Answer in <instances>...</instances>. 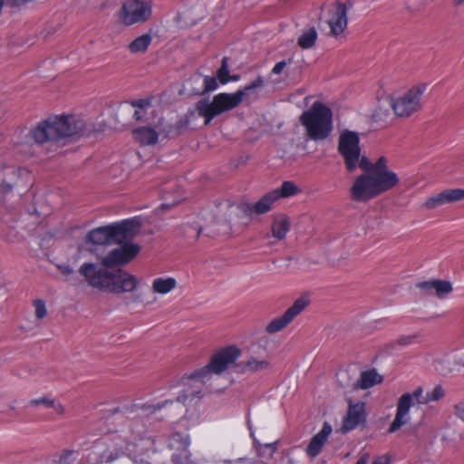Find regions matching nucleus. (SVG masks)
<instances>
[{"instance_id":"nucleus-1","label":"nucleus","mask_w":464,"mask_h":464,"mask_svg":"<svg viewBox=\"0 0 464 464\" xmlns=\"http://www.w3.org/2000/svg\"><path fill=\"white\" fill-rule=\"evenodd\" d=\"M91 126L77 115H53L40 121L29 132V137L37 144H48L49 150L64 146L69 138L87 136Z\"/></svg>"},{"instance_id":"nucleus-2","label":"nucleus","mask_w":464,"mask_h":464,"mask_svg":"<svg viewBox=\"0 0 464 464\" xmlns=\"http://www.w3.org/2000/svg\"><path fill=\"white\" fill-rule=\"evenodd\" d=\"M79 273L90 286L112 294L130 293L139 285V279L128 271L110 270L95 263H83Z\"/></svg>"},{"instance_id":"nucleus-3","label":"nucleus","mask_w":464,"mask_h":464,"mask_svg":"<svg viewBox=\"0 0 464 464\" xmlns=\"http://www.w3.org/2000/svg\"><path fill=\"white\" fill-rule=\"evenodd\" d=\"M240 354L241 351L236 346H227L218 351L213 354L207 366L184 379L186 389L184 393L177 398V401L185 403L188 399L198 396L211 373L220 374L227 371L235 363Z\"/></svg>"},{"instance_id":"nucleus-4","label":"nucleus","mask_w":464,"mask_h":464,"mask_svg":"<svg viewBox=\"0 0 464 464\" xmlns=\"http://www.w3.org/2000/svg\"><path fill=\"white\" fill-rule=\"evenodd\" d=\"M263 85L264 80L261 76H258L251 83L245 86L243 90H238L233 93H218L211 101L208 99L198 101L196 106L197 111L200 116L204 117L205 125H208L215 117L237 108L248 92Z\"/></svg>"},{"instance_id":"nucleus-5","label":"nucleus","mask_w":464,"mask_h":464,"mask_svg":"<svg viewBox=\"0 0 464 464\" xmlns=\"http://www.w3.org/2000/svg\"><path fill=\"white\" fill-rule=\"evenodd\" d=\"M141 225L140 218L134 217L93 228L86 235L85 244L106 246L130 241L140 233Z\"/></svg>"},{"instance_id":"nucleus-6","label":"nucleus","mask_w":464,"mask_h":464,"mask_svg":"<svg viewBox=\"0 0 464 464\" xmlns=\"http://www.w3.org/2000/svg\"><path fill=\"white\" fill-rule=\"evenodd\" d=\"M444 390L440 385L425 394H423L421 387L415 389L412 393H403L398 400L396 415L388 431L391 433L395 432L409 421V411L414 401L419 404H427L440 401L444 397Z\"/></svg>"},{"instance_id":"nucleus-7","label":"nucleus","mask_w":464,"mask_h":464,"mask_svg":"<svg viewBox=\"0 0 464 464\" xmlns=\"http://www.w3.org/2000/svg\"><path fill=\"white\" fill-rule=\"evenodd\" d=\"M309 139L322 140L326 139L333 130L332 111L321 102L313 106L301 116Z\"/></svg>"},{"instance_id":"nucleus-8","label":"nucleus","mask_w":464,"mask_h":464,"mask_svg":"<svg viewBox=\"0 0 464 464\" xmlns=\"http://www.w3.org/2000/svg\"><path fill=\"white\" fill-rule=\"evenodd\" d=\"M338 152L344 160L348 172L353 173L357 168H365L369 160L362 154L360 137L356 131L343 130L338 138Z\"/></svg>"},{"instance_id":"nucleus-9","label":"nucleus","mask_w":464,"mask_h":464,"mask_svg":"<svg viewBox=\"0 0 464 464\" xmlns=\"http://www.w3.org/2000/svg\"><path fill=\"white\" fill-rule=\"evenodd\" d=\"M392 188L384 180L365 171L353 180L350 188V196L354 201L366 202Z\"/></svg>"},{"instance_id":"nucleus-10","label":"nucleus","mask_w":464,"mask_h":464,"mask_svg":"<svg viewBox=\"0 0 464 464\" xmlns=\"http://www.w3.org/2000/svg\"><path fill=\"white\" fill-rule=\"evenodd\" d=\"M427 90L425 83H418L398 97L389 98V104L399 117H410L422 107V97Z\"/></svg>"},{"instance_id":"nucleus-11","label":"nucleus","mask_w":464,"mask_h":464,"mask_svg":"<svg viewBox=\"0 0 464 464\" xmlns=\"http://www.w3.org/2000/svg\"><path fill=\"white\" fill-rule=\"evenodd\" d=\"M237 211V207L227 201L219 203L213 211L210 219L198 229H195V237H198L201 233H206L209 237L227 233L229 230L228 222Z\"/></svg>"},{"instance_id":"nucleus-12","label":"nucleus","mask_w":464,"mask_h":464,"mask_svg":"<svg viewBox=\"0 0 464 464\" xmlns=\"http://www.w3.org/2000/svg\"><path fill=\"white\" fill-rule=\"evenodd\" d=\"M151 14V0H126L119 12V19L125 25H132L146 22Z\"/></svg>"},{"instance_id":"nucleus-13","label":"nucleus","mask_w":464,"mask_h":464,"mask_svg":"<svg viewBox=\"0 0 464 464\" xmlns=\"http://www.w3.org/2000/svg\"><path fill=\"white\" fill-rule=\"evenodd\" d=\"M140 252V246L136 244H124L110 251L99 265L104 268H111L117 266H123L130 262Z\"/></svg>"},{"instance_id":"nucleus-14","label":"nucleus","mask_w":464,"mask_h":464,"mask_svg":"<svg viewBox=\"0 0 464 464\" xmlns=\"http://www.w3.org/2000/svg\"><path fill=\"white\" fill-rule=\"evenodd\" d=\"M309 303V299L305 296L297 298L282 316L275 318L267 324L266 331L270 334L281 331L304 311Z\"/></svg>"},{"instance_id":"nucleus-15","label":"nucleus","mask_w":464,"mask_h":464,"mask_svg":"<svg viewBox=\"0 0 464 464\" xmlns=\"http://www.w3.org/2000/svg\"><path fill=\"white\" fill-rule=\"evenodd\" d=\"M325 22L330 27V33L334 36L341 34L347 26V8L343 4L332 5L327 11Z\"/></svg>"},{"instance_id":"nucleus-16","label":"nucleus","mask_w":464,"mask_h":464,"mask_svg":"<svg viewBox=\"0 0 464 464\" xmlns=\"http://www.w3.org/2000/svg\"><path fill=\"white\" fill-rule=\"evenodd\" d=\"M460 200H464V189L449 188L440 191L426 198L423 207L431 210L447 204H452Z\"/></svg>"},{"instance_id":"nucleus-17","label":"nucleus","mask_w":464,"mask_h":464,"mask_svg":"<svg viewBox=\"0 0 464 464\" xmlns=\"http://www.w3.org/2000/svg\"><path fill=\"white\" fill-rule=\"evenodd\" d=\"M360 169L364 171L371 172L382 180H384V182L390 185L392 188L396 187L399 183L400 179L398 175L394 171L389 169L387 160L384 157H380L374 163H372L369 160L367 167Z\"/></svg>"},{"instance_id":"nucleus-18","label":"nucleus","mask_w":464,"mask_h":464,"mask_svg":"<svg viewBox=\"0 0 464 464\" xmlns=\"http://www.w3.org/2000/svg\"><path fill=\"white\" fill-rule=\"evenodd\" d=\"M366 420L365 404L362 401L349 402L347 413L343 420L342 430L344 432L354 430Z\"/></svg>"},{"instance_id":"nucleus-19","label":"nucleus","mask_w":464,"mask_h":464,"mask_svg":"<svg viewBox=\"0 0 464 464\" xmlns=\"http://www.w3.org/2000/svg\"><path fill=\"white\" fill-rule=\"evenodd\" d=\"M189 439L187 435L174 434L169 440V446L172 449L180 450L179 453L173 454L172 459L176 464H197L192 459L188 448Z\"/></svg>"},{"instance_id":"nucleus-20","label":"nucleus","mask_w":464,"mask_h":464,"mask_svg":"<svg viewBox=\"0 0 464 464\" xmlns=\"http://www.w3.org/2000/svg\"><path fill=\"white\" fill-rule=\"evenodd\" d=\"M144 429L138 430L133 434L131 440L127 441L125 446H119V450L121 452H127L129 455L133 453L141 454L144 451L148 450L150 446L153 444V441L150 438H145L143 436Z\"/></svg>"},{"instance_id":"nucleus-21","label":"nucleus","mask_w":464,"mask_h":464,"mask_svg":"<svg viewBox=\"0 0 464 464\" xmlns=\"http://www.w3.org/2000/svg\"><path fill=\"white\" fill-rule=\"evenodd\" d=\"M242 369L246 372H266L271 369L270 357L266 351L262 353H253L243 362Z\"/></svg>"},{"instance_id":"nucleus-22","label":"nucleus","mask_w":464,"mask_h":464,"mask_svg":"<svg viewBox=\"0 0 464 464\" xmlns=\"http://www.w3.org/2000/svg\"><path fill=\"white\" fill-rule=\"evenodd\" d=\"M331 433V425L327 422H324L322 430L312 438L306 448V454L311 458L318 456Z\"/></svg>"},{"instance_id":"nucleus-23","label":"nucleus","mask_w":464,"mask_h":464,"mask_svg":"<svg viewBox=\"0 0 464 464\" xmlns=\"http://www.w3.org/2000/svg\"><path fill=\"white\" fill-rule=\"evenodd\" d=\"M418 287L428 293H434L440 299H443L452 292V285L449 281L430 280L418 284Z\"/></svg>"},{"instance_id":"nucleus-24","label":"nucleus","mask_w":464,"mask_h":464,"mask_svg":"<svg viewBox=\"0 0 464 464\" xmlns=\"http://www.w3.org/2000/svg\"><path fill=\"white\" fill-rule=\"evenodd\" d=\"M291 227L290 218L283 214L275 216L272 225L271 232L272 236L277 240H283Z\"/></svg>"},{"instance_id":"nucleus-25","label":"nucleus","mask_w":464,"mask_h":464,"mask_svg":"<svg viewBox=\"0 0 464 464\" xmlns=\"http://www.w3.org/2000/svg\"><path fill=\"white\" fill-rule=\"evenodd\" d=\"M134 140L140 145H154L158 141V132L150 127H141L133 130Z\"/></svg>"},{"instance_id":"nucleus-26","label":"nucleus","mask_w":464,"mask_h":464,"mask_svg":"<svg viewBox=\"0 0 464 464\" xmlns=\"http://www.w3.org/2000/svg\"><path fill=\"white\" fill-rule=\"evenodd\" d=\"M177 286V281L173 277H158L152 281V291L160 295H167Z\"/></svg>"},{"instance_id":"nucleus-27","label":"nucleus","mask_w":464,"mask_h":464,"mask_svg":"<svg viewBox=\"0 0 464 464\" xmlns=\"http://www.w3.org/2000/svg\"><path fill=\"white\" fill-rule=\"evenodd\" d=\"M276 195L273 194L272 191L265 194L253 205L252 210L257 215L267 213L271 210L273 204L276 201Z\"/></svg>"},{"instance_id":"nucleus-28","label":"nucleus","mask_w":464,"mask_h":464,"mask_svg":"<svg viewBox=\"0 0 464 464\" xmlns=\"http://www.w3.org/2000/svg\"><path fill=\"white\" fill-rule=\"evenodd\" d=\"M382 382V377L375 371H365L362 372L358 381V386L362 389H368Z\"/></svg>"},{"instance_id":"nucleus-29","label":"nucleus","mask_w":464,"mask_h":464,"mask_svg":"<svg viewBox=\"0 0 464 464\" xmlns=\"http://www.w3.org/2000/svg\"><path fill=\"white\" fill-rule=\"evenodd\" d=\"M300 192V188L292 181H284L280 188L272 190L276 199L293 197Z\"/></svg>"},{"instance_id":"nucleus-30","label":"nucleus","mask_w":464,"mask_h":464,"mask_svg":"<svg viewBox=\"0 0 464 464\" xmlns=\"http://www.w3.org/2000/svg\"><path fill=\"white\" fill-rule=\"evenodd\" d=\"M318 34L317 31L314 27L308 28L304 30L301 35L297 39V44L302 49H310L312 48L316 40H317Z\"/></svg>"},{"instance_id":"nucleus-31","label":"nucleus","mask_w":464,"mask_h":464,"mask_svg":"<svg viewBox=\"0 0 464 464\" xmlns=\"http://www.w3.org/2000/svg\"><path fill=\"white\" fill-rule=\"evenodd\" d=\"M151 36L148 34H142L134 39L130 44L129 49L131 53H143L145 52L151 43Z\"/></svg>"},{"instance_id":"nucleus-32","label":"nucleus","mask_w":464,"mask_h":464,"mask_svg":"<svg viewBox=\"0 0 464 464\" xmlns=\"http://www.w3.org/2000/svg\"><path fill=\"white\" fill-rule=\"evenodd\" d=\"M169 403H171V401L166 400L160 403H158L157 405L143 404L140 407H137V410L140 411V415H149L155 412L157 410H160Z\"/></svg>"},{"instance_id":"nucleus-33","label":"nucleus","mask_w":464,"mask_h":464,"mask_svg":"<svg viewBox=\"0 0 464 464\" xmlns=\"http://www.w3.org/2000/svg\"><path fill=\"white\" fill-rule=\"evenodd\" d=\"M218 80L212 76H205L203 78V88L198 93H206L213 92L218 88Z\"/></svg>"},{"instance_id":"nucleus-34","label":"nucleus","mask_w":464,"mask_h":464,"mask_svg":"<svg viewBox=\"0 0 464 464\" xmlns=\"http://www.w3.org/2000/svg\"><path fill=\"white\" fill-rule=\"evenodd\" d=\"M229 71H228V65H227V58H223L222 64L220 68L218 70L217 77L219 82L222 84H226L229 82Z\"/></svg>"},{"instance_id":"nucleus-35","label":"nucleus","mask_w":464,"mask_h":464,"mask_svg":"<svg viewBox=\"0 0 464 464\" xmlns=\"http://www.w3.org/2000/svg\"><path fill=\"white\" fill-rule=\"evenodd\" d=\"M52 400H53V398H51L49 396H42V397L31 400L28 402V405L31 407H35V408L40 407V406L49 408Z\"/></svg>"},{"instance_id":"nucleus-36","label":"nucleus","mask_w":464,"mask_h":464,"mask_svg":"<svg viewBox=\"0 0 464 464\" xmlns=\"http://www.w3.org/2000/svg\"><path fill=\"white\" fill-rule=\"evenodd\" d=\"M34 309H35V316L37 319H43L46 314H47V310H46V306H45V304L44 301L42 300H35L34 302Z\"/></svg>"},{"instance_id":"nucleus-37","label":"nucleus","mask_w":464,"mask_h":464,"mask_svg":"<svg viewBox=\"0 0 464 464\" xmlns=\"http://www.w3.org/2000/svg\"><path fill=\"white\" fill-rule=\"evenodd\" d=\"M292 63V59H289L287 61H280L275 64V66L272 69V73L274 74H280L288 64Z\"/></svg>"},{"instance_id":"nucleus-38","label":"nucleus","mask_w":464,"mask_h":464,"mask_svg":"<svg viewBox=\"0 0 464 464\" xmlns=\"http://www.w3.org/2000/svg\"><path fill=\"white\" fill-rule=\"evenodd\" d=\"M454 414L464 422V398L454 405Z\"/></svg>"},{"instance_id":"nucleus-39","label":"nucleus","mask_w":464,"mask_h":464,"mask_svg":"<svg viewBox=\"0 0 464 464\" xmlns=\"http://www.w3.org/2000/svg\"><path fill=\"white\" fill-rule=\"evenodd\" d=\"M49 408L53 409V410H54V411H55L57 414H60V415L63 414V413H64V411H65V409H64L63 405L60 401H56V400H55V399H53V400H52V401H51V403H50Z\"/></svg>"},{"instance_id":"nucleus-40","label":"nucleus","mask_w":464,"mask_h":464,"mask_svg":"<svg viewBox=\"0 0 464 464\" xmlns=\"http://www.w3.org/2000/svg\"><path fill=\"white\" fill-rule=\"evenodd\" d=\"M415 335H406L399 338L398 342L401 345H409L412 343Z\"/></svg>"},{"instance_id":"nucleus-41","label":"nucleus","mask_w":464,"mask_h":464,"mask_svg":"<svg viewBox=\"0 0 464 464\" xmlns=\"http://www.w3.org/2000/svg\"><path fill=\"white\" fill-rule=\"evenodd\" d=\"M58 269L65 276H70L73 272V269L69 265H60L58 266Z\"/></svg>"},{"instance_id":"nucleus-42","label":"nucleus","mask_w":464,"mask_h":464,"mask_svg":"<svg viewBox=\"0 0 464 464\" xmlns=\"http://www.w3.org/2000/svg\"><path fill=\"white\" fill-rule=\"evenodd\" d=\"M372 464H390V457L388 455H382L378 457Z\"/></svg>"},{"instance_id":"nucleus-43","label":"nucleus","mask_w":464,"mask_h":464,"mask_svg":"<svg viewBox=\"0 0 464 464\" xmlns=\"http://www.w3.org/2000/svg\"><path fill=\"white\" fill-rule=\"evenodd\" d=\"M368 460H369V455L363 454L359 458V459L356 461L355 464H368Z\"/></svg>"},{"instance_id":"nucleus-44","label":"nucleus","mask_w":464,"mask_h":464,"mask_svg":"<svg viewBox=\"0 0 464 464\" xmlns=\"http://www.w3.org/2000/svg\"><path fill=\"white\" fill-rule=\"evenodd\" d=\"M146 104H147V102L144 101H138V102H133L134 106L140 107V108H143Z\"/></svg>"},{"instance_id":"nucleus-45","label":"nucleus","mask_w":464,"mask_h":464,"mask_svg":"<svg viewBox=\"0 0 464 464\" xmlns=\"http://www.w3.org/2000/svg\"><path fill=\"white\" fill-rule=\"evenodd\" d=\"M201 79V75L200 74H197V75H194L192 78H191V81L195 82H199Z\"/></svg>"},{"instance_id":"nucleus-46","label":"nucleus","mask_w":464,"mask_h":464,"mask_svg":"<svg viewBox=\"0 0 464 464\" xmlns=\"http://www.w3.org/2000/svg\"><path fill=\"white\" fill-rule=\"evenodd\" d=\"M453 4L454 5L459 6L464 4V0H453Z\"/></svg>"},{"instance_id":"nucleus-47","label":"nucleus","mask_w":464,"mask_h":464,"mask_svg":"<svg viewBox=\"0 0 464 464\" xmlns=\"http://www.w3.org/2000/svg\"><path fill=\"white\" fill-rule=\"evenodd\" d=\"M116 457L108 456V457H105L104 459H102V461L110 462V461H112Z\"/></svg>"},{"instance_id":"nucleus-48","label":"nucleus","mask_w":464,"mask_h":464,"mask_svg":"<svg viewBox=\"0 0 464 464\" xmlns=\"http://www.w3.org/2000/svg\"><path fill=\"white\" fill-rule=\"evenodd\" d=\"M134 118H135L136 120H140V119L141 118V116H140V111H136L134 112Z\"/></svg>"},{"instance_id":"nucleus-49","label":"nucleus","mask_w":464,"mask_h":464,"mask_svg":"<svg viewBox=\"0 0 464 464\" xmlns=\"http://www.w3.org/2000/svg\"><path fill=\"white\" fill-rule=\"evenodd\" d=\"M237 80H238V76L237 75L229 77V81H237Z\"/></svg>"},{"instance_id":"nucleus-50","label":"nucleus","mask_w":464,"mask_h":464,"mask_svg":"<svg viewBox=\"0 0 464 464\" xmlns=\"http://www.w3.org/2000/svg\"><path fill=\"white\" fill-rule=\"evenodd\" d=\"M79 250H80V251H83V250H84V246H83V245L80 246H79Z\"/></svg>"}]
</instances>
